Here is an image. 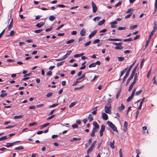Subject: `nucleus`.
<instances>
[{"label": "nucleus", "instance_id": "obj_34", "mask_svg": "<svg viewBox=\"0 0 157 157\" xmlns=\"http://www.w3.org/2000/svg\"><path fill=\"white\" fill-rule=\"evenodd\" d=\"M142 92V90H140L139 91H137L136 92L135 95L136 96H138L140 95Z\"/></svg>", "mask_w": 157, "mask_h": 157}, {"label": "nucleus", "instance_id": "obj_26", "mask_svg": "<svg viewBox=\"0 0 157 157\" xmlns=\"http://www.w3.org/2000/svg\"><path fill=\"white\" fill-rule=\"evenodd\" d=\"M75 41V40L74 39H72L69 40L67 41V44H70L73 43Z\"/></svg>", "mask_w": 157, "mask_h": 157}, {"label": "nucleus", "instance_id": "obj_35", "mask_svg": "<svg viewBox=\"0 0 157 157\" xmlns=\"http://www.w3.org/2000/svg\"><path fill=\"white\" fill-rule=\"evenodd\" d=\"M136 89H137L136 88H134L133 89V90H132L131 95L132 96V97H133V96L134 95L135 91L136 90Z\"/></svg>", "mask_w": 157, "mask_h": 157}, {"label": "nucleus", "instance_id": "obj_12", "mask_svg": "<svg viewBox=\"0 0 157 157\" xmlns=\"http://www.w3.org/2000/svg\"><path fill=\"white\" fill-rule=\"evenodd\" d=\"M72 52V51L71 50L67 51L66 54L64 56V57H65L66 59L67 58L68 56L70 55Z\"/></svg>", "mask_w": 157, "mask_h": 157}, {"label": "nucleus", "instance_id": "obj_3", "mask_svg": "<svg viewBox=\"0 0 157 157\" xmlns=\"http://www.w3.org/2000/svg\"><path fill=\"white\" fill-rule=\"evenodd\" d=\"M92 8L93 9V12L94 13H95L98 10V8L95 4V3L93 2H92L91 3Z\"/></svg>", "mask_w": 157, "mask_h": 157}, {"label": "nucleus", "instance_id": "obj_31", "mask_svg": "<svg viewBox=\"0 0 157 157\" xmlns=\"http://www.w3.org/2000/svg\"><path fill=\"white\" fill-rule=\"evenodd\" d=\"M77 103L76 101H75L69 105V107L70 108H71L73 107L74 105L76 104Z\"/></svg>", "mask_w": 157, "mask_h": 157}, {"label": "nucleus", "instance_id": "obj_59", "mask_svg": "<svg viewBox=\"0 0 157 157\" xmlns=\"http://www.w3.org/2000/svg\"><path fill=\"white\" fill-rule=\"evenodd\" d=\"M133 98V97H132H132L131 96H130V97H129L128 98L127 100V102H129L132 100V98Z\"/></svg>", "mask_w": 157, "mask_h": 157}, {"label": "nucleus", "instance_id": "obj_62", "mask_svg": "<svg viewBox=\"0 0 157 157\" xmlns=\"http://www.w3.org/2000/svg\"><path fill=\"white\" fill-rule=\"evenodd\" d=\"M72 127L73 128H78V125L77 124H75L72 125Z\"/></svg>", "mask_w": 157, "mask_h": 157}, {"label": "nucleus", "instance_id": "obj_36", "mask_svg": "<svg viewBox=\"0 0 157 157\" xmlns=\"http://www.w3.org/2000/svg\"><path fill=\"white\" fill-rule=\"evenodd\" d=\"M136 89H137L136 88H134L133 89V90H132L131 95L132 96V97H133V96L134 95L135 91L136 90Z\"/></svg>", "mask_w": 157, "mask_h": 157}, {"label": "nucleus", "instance_id": "obj_21", "mask_svg": "<svg viewBox=\"0 0 157 157\" xmlns=\"http://www.w3.org/2000/svg\"><path fill=\"white\" fill-rule=\"evenodd\" d=\"M23 117V116L22 115H19V116H16L13 117V118L15 119H21Z\"/></svg>", "mask_w": 157, "mask_h": 157}, {"label": "nucleus", "instance_id": "obj_37", "mask_svg": "<svg viewBox=\"0 0 157 157\" xmlns=\"http://www.w3.org/2000/svg\"><path fill=\"white\" fill-rule=\"evenodd\" d=\"M136 89H137L136 88H134L133 89V90H132L131 95L132 96V97H133V96L134 95L135 91L136 90Z\"/></svg>", "mask_w": 157, "mask_h": 157}, {"label": "nucleus", "instance_id": "obj_56", "mask_svg": "<svg viewBox=\"0 0 157 157\" xmlns=\"http://www.w3.org/2000/svg\"><path fill=\"white\" fill-rule=\"evenodd\" d=\"M101 18L100 17H94L93 20L94 21H96L97 20L98 21Z\"/></svg>", "mask_w": 157, "mask_h": 157}, {"label": "nucleus", "instance_id": "obj_60", "mask_svg": "<svg viewBox=\"0 0 157 157\" xmlns=\"http://www.w3.org/2000/svg\"><path fill=\"white\" fill-rule=\"evenodd\" d=\"M91 41L90 40L88 42H86L84 45L85 47L89 45L91 43Z\"/></svg>", "mask_w": 157, "mask_h": 157}, {"label": "nucleus", "instance_id": "obj_20", "mask_svg": "<svg viewBox=\"0 0 157 157\" xmlns=\"http://www.w3.org/2000/svg\"><path fill=\"white\" fill-rule=\"evenodd\" d=\"M135 83H133L132 82L130 86H129V89L128 90V91H129L131 90H132V89L133 87V86H134V85H135Z\"/></svg>", "mask_w": 157, "mask_h": 157}, {"label": "nucleus", "instance_id": "obj_30", "mask_svg": "<svg viewBox=\"0 0 157 157\" xmlns=\"http://www.w3.org/2000/svg\"><path fill=\"white\" fill-rule=\"evenodd\" d=\"M65 59H66V58H65V57H64V56H63V57H62L59 58V59H56V61H61V60H64Z\"/></svg>", "mask_w": 157, "mask_h": 157}, {"label": "nucleus", "instance_id": "obj_54", "mask_svg": "<svg viewBox=\"0 0 157 157\" xmlns=\"http://www.w3.org/2000/svg\"><path fill=\"white\" fill-rule=\"evenodd\" d=\"M122 2L121 1L119 2L118 3L116 4L115 5V7H117V6L121 5L122 4Z\"/></svg>", "mask_w": 157, "mask_h": 157}, {"label": "nucleus", "instance_id": "obj_13", "mask_svg": "<svg viewBox=\"0 0 157 157\" xmlns=\"http://www.w3.org/2000/svg\"><path fill=\"white\" fill-rule=\"evenodd\" d=\"M114 140H113V142H109V146L113 149H114L115 148V146L114 145Z\"/></svg>", "mask_w": 157, "mask_h": 157}, {"label": "nucleus", "instance_id": "obj_43", "mask_svg": "<svg viewBox=\"0 0 157 157\" xmlns=\"http://www.w3.org/2000/svg\"><path fill=\"white\" fill-rule=\"evenodd\" d=\"M99 77L98 75H95L93 79L91 80V82H93L94 80H96L97 78Z\"/></svg>", "mask_w": 157, "mask_h": 157}, {"label": "nucleus", "instance_id": "obj_39", "mask_svg": "<svg viewBox=\"0 0 157 157\" xmlns=\"http://www.w3.org/2000/svg\"><path fill=\"white\" fill-rule=\"evenodd\" d=\"M132 40H133L132 39V38H129L127 39H124L123 40V41L125 42H126V41L129 42V41H132Z\"/></svg>", "mask_w": 157, "mask_h": 157}, {"label": "nucleus", "instance_id": "obj_19", "mask_svg": "<svg viewBox=\"0 0 157 157\" xmlns=\"http://www.w3.org/2000/svg\"><path fill=\"white\" fill-rule=\"evenodd\" d=\"M128 68V67L126 68L121 72L120 75V77H121L125 73V72L126 71V70Z\"/></svg>", "mask_w": 157, "mask_h": 157}, {"label": "nucleus", "instance_id": "obj_52", "mask_svg": "<svg viewBox=\"0 0 157 157\" xmlns=\"http://www.w3.org/2000/svg\"><path fill=\"white\" fill-rule=\"evenodd\" d=\"M138 76H134V80L132 82L135 83L137 79Z\"/></svg>", "mask_w": 157, "mask_h": 157}, {"label": "nucleus", "instance_id": "obj_41", "mask_svg": "<svg viewBox=\"0 0 157 157\" xmlns=\"http://www.w3.org/2000/svg\"><path fill=\"white\" fill-rule=\"evenodd\" d=\"M89 68L95 67H96L95 63H93L90 64L89 66Z\"/></svg>", "mask_w": 157, "mask_h": 157}, {"label": "nucleus", "instance_id": "obj_7", "mask_svg": "<svg viewBox=\"0 0 157 157\" xmlns=\"http://www.w3.org/2000/svg\"><path fill=\"white\" fill-rule=\"evenodd\" d=\"M122 40L121 39L110 38L108 39V40L110 41H121Z\"/></svg>", "mask_w": 157, "mask_h": 157}, {"label": "nucleus", "instance_id": "obj_27", "mask_svg": "<svg viewBox=\"0 0 157 157\" xmlns=\"http://www.w3.org/2000/svg\"><path fill=\"white\" fill-rule=\"evenodd\" d=\"M13 19H12L11 21L10 25L8 26V30H10L11 28L13 27Z\"/></svg>", "mask_w": 157, "mask_h": 157}, {"label": "nucleus", "instance_id": "obj_63", "mask_svg": "<svg viewBox=\"0 0 157 157\" xmlns=\"http://www.w3.org/2000/svg\"><path fill=\"white\" fill-rule=\"evenodd\" d=\"M134 74H133L132 73H131V75L129 78H128V79H129L130 80H131L133 78V76L134 75Z\"/></svg>", "mask_w": 157, "mask_h": 157}, {"label": "nucleus", "instance_id": "obj_22", "mask_svg": "<svg viewBox=\"0 0 157 157\" xmlns=\"http://www.w3.org/2000/svg\"><path fill=\"white\" fill-rule=\"evenodd\" d=\"M93 124L95 127L94 128H99V125L96 121H94L93 123Z\"/></svg>", "mask_w": 157, "mask_h": 157}, {"label": "nucleus", "instance_id": "obj_25", "mask_svg": "<svg viewBox=\"0 0 157 157\" xmlns=\"http://www.w3.org/2000/svg\"><path fill=\"white\" fill-rule=\"evenodd\" d=\"M23 149H24V147L22 146H20L18 147H16L14 149L15 150H23Z\"/></svg>", "mask_w": 157, "mask_h": 157}, {"label": "nucleus", "instance_id": "obj_6", "mask_svg": "<svg viewBox=\"0 0 157 157\" xmlns=\"http://www.w3.org/2000/svg\"><path fill=\"white\" fill-rule=\"evenodd\" d=\"M94 146L91 144V146L88 149L87 151V154L88 155L89 153L92 151L93 150V148L94 147Z\"/></svg>", "mask_w": 157, "mask_h": 157}, {"label": "nucleus", "instance_id": "obj_49", "mask_svg": "<svg viewBox=\"0 0 157 157\" xmlns=\"http://www.w3.org/2000/svg\"><path fill=\"white\" fill-rule=\"evenodd\" d=\"M117 29L119 30H122L125 29L126 28L125 27H119Z\"/></svg>", "mask_w": 157, "mask_h": 157}, {"label": "nucleus", "instance_id": "obj_58", "mask_svg": "<svg viewBox=\"0 0 157 157\" xmlns=\"http://www.w3.org/2000/svg\"><path fill=\"white\" fill-rule=\"evenodd\" d=\"M100 41V40L99 39H97L93 41V43L94 44H95L99 43Z\"/></svg>", "mask_w": 157, "mask_h": 157}, {"label": "nucleus", "instance_id": "obj_24", "mask_svg": "<svg viewBox=\"0 0 157 157\" xmlns=\"http://www.w3.org/2000/svg\"><path fill=\"white\" fill-rule=\"evenodd\" d=\"M138 64L139 63H138V64L134 67L132 71V73L134 74H135L136 69H137V68L138 67Z\"/></svg>", "mask_w": 157, "mask_h": 157}, {"label": "nucleus", "instance_id": "obj_11", "mask_svg": "<svg viewBox=\"0 0 157 157\" xmlns=\"http://www.w3.org/2000/svg\"><path fill=\"white\" fill-rule=\"evenodd\" d=\"M72 52V51L71 50L67 51L66 54L64 56V57H65L66 59L67 58L68 56L70 55Z\"/></svg>", "mask_w": 157, "mask_h": 157}, {"label": "nucleus", "instance_id": "obj_2", "mask_svg": "<svg viewBox=\"0 0 157 157\" xmlns=\"http://www.w3.org/2000/svg\"><path fill=\"white\" fill-rule=\"evenodd\" d=\"M107 124L111 128H112L113 131L117 132H118L117 127L112 122L109 121H108L107 122Z\"/></svg>", "mask_w": 157, "mask_h": 157}, {"label": "nucleus", "instance_id": "obj_55", "mask_svg": "<svg viewBox=\"0 0 157 157\" xmlns=\"http://www.w3.org/2000/svg\"><path fill=\"white\" fill-rule=\"evenodd\" d=\"M58 105V103H57V104H52V105H50L49 107V108H51L55 107L57 106Z\"/></svg>", "mask_w": 157, "mask_h": 157}, {"label": "nucleus", "instance_id": "obj_9", "mask_svg": "<svg viewBox=\"0 0 157 157\" xmlns=\"http://www.w3.org/2000/svg\"><path fill=\"white\" fill-rule=\"evenodd\" d=\"M102 118L104 120H107L108 119V116L107 114L104 113H102Z\"/></svg>", "mask_w": 157, "mask_h": 157}, {"label": "nucleus", "instance_id": "obj_8", "mask_svg": "<svg viewBox=\"0 0 157 157\" xmlns=\"http://www.w3.org/2000/svg\"><path fill=\"white\" fill-rule=\"evenodd\" d=\"M97 32V30L96 29L94 30L89 35V38H91L94 35L96 34Z\"/></svg>", "mask_w": 157, "mask_h": 157}, {"label": "nucleus", "instance_id": "obj_15", "mask_svg": "<svg viewBox=\"0 0 157 157\" xmlns=\"http://www.w3.org/2000/svg\"><path fill=\"white\" fill-rule=\"evenodd\" d=\"M86 34V30L84 29H82L80 32V34L82 36H84Z\"/></svg>", "mask_w": 157, "mask_h": 157}, {"label": "nucleus", "instance_id": "obj_32", "mask_svg": "<svg viewBox=\"0 0 157 157\" xmlns=\"http://www.w3.org/2000/svg\"><path fill=\"white\" fill-rule=\"evenodd\" d=\"M50 124L49 123H47L45 124H44L42 125H41V127L42 128H44L45 127H47Z\"/></svg>", "mask_w": 157, "mask_h": 157}, {"label": "nucleus", "instance_id": "obj_16", "mask_svg": "<svg viewBox=\"0 0 157 157\" xmlns=\"http://www.w3.org/2000/svg\"><path fill=\"white\" fill-rule=\"evenodd\" d=\"M88 119L89 120L90 122H91L93 120V116L91 114H89L88 117Z\"/></svg>", "mask_w": 157, "mask_h": 157}, {"label": "nucleus", "instance_id": "obj_33", "mask_svg": "<svg viewBox=\"0 0 157 157\" xmlns=\"http://www.w3.org/2000/svg\"><path fill=\"white\" fill-rule=\"evenodd\" d=\"M124 48V47L122 46H116L115 47V49L116 50L118 49H123Z\"/></svg>", "mask_w": 157, "mask_h": 157}, {"label": "nucleus", "instance_id": "obj_29", "mask_svg": "<svg viewBox=\"0 0 157 157\" xmlns=\"http://www.w3.org/2000/svg\"><path fill=\"white\" fill-rule=\"evenodd\" d=\"M55 18V17L53 15H51L49 17V20L51 21H53L54 20Z\"/></svg>", "mask_w": 157, "mask_h": 157}, {"label": "nucleus", "instance_id": "obj_14", "mask_svg": "<svg viewBox=\"0 0 157 157\" xmlns=\"http://www.w3.org/2000/svg\"><path fill=\"white\" fill-rule=\"evenodd\" d=\"M112 44L113 45L116 46H120L123 44V43L121 42H120L119 43L113 42Z\"/></svg>", "mask_w": 157, "mask_h": 157}, {"label": "nucleus", "instance_id": "obj_1", "mask_svg": "<svg viewBox=\"0 0 157 157\" xmlns=\"http://www.w3.org/2000/svg\"><path fill=\"white\" fill-rule=\"evenodd\" d=\"M111 105L110 102L107 103L105 106V111L107 113L110 114L111 113Z\"/></svg>", "mask_w": 157, "mask_h": 157}, {"label": "nucleus", "instance_id": "obj_45", "mask_svg": "<svg viewBox=\"0 0 157 157\" xmlns=\"http://www.w3.org/2000/svg\"><path fill=\"white\" fill-rule=\"evenodd\" d=\"M84 86V85H83V86H80V87H76V88H74V90H79V89H82V88H83Z\"/></svg>", "mask_w": 157, "mask_h": 157}, {"label": "nucleus", "instance_id": "obj_38", "mask_svg": "<svg viewBox=\"0 0 157 157\" xmlns=\"http://www.w3.org/2000/svg\"><path fill=\"white\" fill-rule=\"evenodd\" d=\"M136 61H135L131 66L129 67L128 71H129L130 72L131 69H132V67H133V66L134 65Z\"/></svg>", "mask_w": 157, "mask_h": 157}, {"label": "nucleus", "instance_id": "obj_5", "mask_svg": "<svg viewBox=\"0 0 157 157\" xmlns=\"http://www.w3.org/2000/svg\"><path fill=\"white\" fill-rule=\"evenodd\" d=\"M45 21H41L40 23L37 24L36 25V26L38 28H40L44 25L45 23Z\"/></svg>", "mask_w": 157, "mask_h": 157}, {"label": "nucleus", "instance_id": "obj_10", "mask_svg": "<svg viewBox=\"0 0 157 157\" xmlns=\"http://www.w3.org/2000/svg\"><path fill=\"white\" fill-rule=\"evenodd\" d=\"M128 126V122L126 121H124V128H123V130L124 131H126L127 130Z\"/></svg>", "mask_w": 157, "mask_h": 157}, {"label": "nucleus", "instance_id": "obj_61", "mask_svg": "<svg viewBox=\"0 0 157 157\" xmlns=\"http://www.w3.org/2000/svg\"><path fill=\"white\" fill-rule=\"evenodd\" d=\"M36 124V122H34L33 123H30L29 125V126L31 127L35 125Z\"/></svg>", "mask_w": 157, "mask_h": 157}, {"label": "nucleus", "instance_id": "obj_28", "mask_svg": "<svg viewBox=\"0 0 157 157\" xmlns=\"http://www.w3.org/2000/svg\"><path fill=\"white\" fill-rule=\"evenodd\" d=\"M81 139V138L74 137L72 139L70 140L71 141H73L74 140H79Z\"/></svg>", "mask_w": 157, "mask_h": 157}, {"label": "nucleus", "instance_id": "obj_46", "mask_svg": "<svg viewBox=\"0 0 157 157\" xmlns=\"http://www.w3.org/2000/svg\"><path fill=\"white\" fill-rule=\"evenodd\" d=\"M155 11H154V12L153 14L156 11V10H157V1H155Z\"/></svg>", "mask_w": 157, "mask_h": 157}, {"label": "nucleus", "instance_id": "obj_4", "mask_svg": "<svg viewBox=\"0 0 157 157\" xmlns=\"http://www.w3.org/2000/svg\"><path fill=\"white\" fill-rule=\"evenodd\" d=\"M105 128V126L104 125H102L101 126V129L99 131L100 136L101 137L103 135V132L104 131Z\"/></svg>", "mask_w": 157, "mask_h": 157}, {"label": "nucleus", "instance_id": "obj_40", "mask_svg": "<svg viewBox=\"0 0 157 157\" xmlns=\"http://www.w3.org/2000/svg\"><path fill=\"white\" fill-rule=\"evenodd\" d=\"M85 75H86L85 74H83L81 77L78 78L77 79V80H78L84 78L85 77Z\"/></svg>", "mask_w": 157, "mask_h": 157}, {"label": "nucleus", "instance_id": "obj_23", "mask_svg": "<svg viewBox=\"0 0 157 157\" xmlns=\"http://www.w3.org/2000/svg\"><path fill=\"white\" fill-rule=\"evenodd\" d=\"M105 21V19H103L101 21H100L98 23V25L99 26H101L103 25Z\"/></svg>", "mask_w": 157, "mask_h": 157}, {"label": "nucleus", "instance_id": "obj_18", "mask_svg": "<svg viewBox=\"0 0 157 157\" xmlns=\"http://www.w3.org/2000/svg\"><path fill=\"white\" fill-rule=\"evenodd\" d=\"M125 108V106L123 104H122L121 105L118 107V109L120 111H122Z\"/></svg>", "mask_w": 157, "mask_h": 157}, {"label": "nucleus", "instance_id": "obj_51", "mask_svg": "<svg viewBox=\"0 0 157 157\" xmlns=\"http://www.w3.org/2000/svg\"><path fill=\"white\" fill-rule=\"evenodd\" d=\"M121 93V91L120 90L118 91V93H117V94L116 95V99L118 98V97H119V96H120V95Z\"/></svg>", "mask_w": 157, "mask_h": 157}, {"label": "nucleus", "instance_id": "obj_64", "mask_svg": "<svg viewBox=\"0 0 157 157\" xmlns=\"http://www.w3.org/2000/svg\"><path fill=\"white\" fill-rule=\"evenodd\" d=\"M118 59L119 61H121L124 60V58L122 57H118Z\"/></svg>", "mask_w": 157, "mask_h": 157}, {"label": "nucleus", "instance_id": "obj_53", "mask_svg": "<svg viewBox=\"0 0 157 157\" xmlns=\"http://www.w3.org/2000/svg\"><path fill=\"white\" fill-rule=\"evenodd\" d=\"M15 32L13 30H12L11 31L9 35L10 36H13L14 35Z\"/></svg>", "mask_w": 157, "mask_h": 157}, {"label": "nucleus", "instance_id": "obj_50", "mask_svg": "<svg viewBox=\"0 0 157 157\" xmlns=\"http://www.w3.org/2000/svg\"><path fill=\"white\" fill-rule=\"evenodd\" d=\"M6 139H7V137L6 136H2L0 138V141L5 140Z\"/></svg>", "mask_w": 157, "mask_h": 157}, {"label": "nucleus", "instance_id": "obj_44", "mask_svg": "<svg viewBox=\"0 0 157 157\" xmlns=\"http://www.w3.org/2000/svg\"><path fill=\"white\" fill-rule=\"evenodd\" d=\"M7 95V94L6 93L2 94H0V96L1 98H3L6 96Z\"/></svg>", "mask_w": 157, "mask_h": 157}, {"label": "nucleus", "instance_id": "obj_47", "mask_svg": "<svg viewBox=\"0 0 157 157\" xmlns=\"http://www.w3.org/2000/svg\"><path fill=\"white\" fill-rule=\"evenodd\" d=\"M138 26V25H135L132 26H131L130 27V30H133L134 29H135Z\"/></svg>", "mask_w": 157, "mask_h": 157}, {"label": "nucleus", "instance_id": "obj_42", "mask_svg": "<svg viewBox=\"0 0 157 157\" xmlns=\"http://www.w3.org/2000/svg\"><path fill=\"white\" fill-rule=\"evenodd\" d=\"M65 62V61H63L60 63H57V65L58 67L61 66Z\"/></svg>", "mask_w": 157, "mask_h": 157}, {"label": "nucleus", "instance_id": "obj_17", "mask_svg": "<svg viewBox=\"0 0 157 157\" xmlns=\"http://www.w3.org/2000/svg\"><path fill=\"white\" fill-rule=\"evenodd\" d=\"M15 144V143H7V144L6 145V147H10L13 146Z\"/></svg>", "mask_w": 157, "mask_h": 157}, {"label": "nucleus", "instance_id": "obj_57", "mask_svg": "<svg viewBox=\"0 0 157 157\" xmlns=\"http://www.w3.org/2000/svg\"><path fill=\"white\" fill-rule=\"evenodd\" d=\"M42 30H43L41 29H38V30H35L34 31V32L35 33H40V32H41L42 31Z\"/></svg>", "mask_w": 157, "mask_h": 157}, {"label": "nucleus", "instance_id": "obj_48", "mask_svg": "<svg viewBox=\"0 0 157 157\" xmlns=\"http://www.w3.org/2000/svg\"><path fill=\"white\" fill-rule=\"evenodd\" d=\"M52 95V92H49L48 93L47 95H46V97L47 98H49Z\"/></svg>", "mask_w": 157, "mask_h": 157}]
</instances>
